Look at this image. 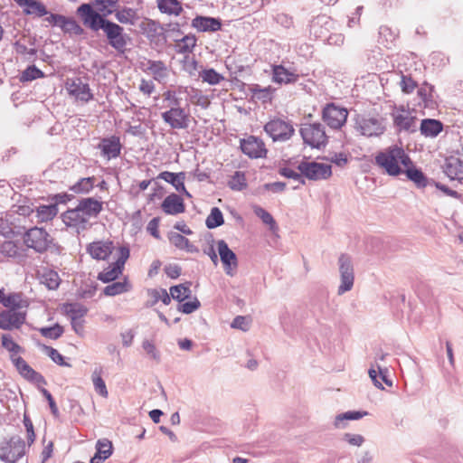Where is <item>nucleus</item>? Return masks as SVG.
Returning <instances> with one entry per match:
<instances>
[{
  "mask_svg": "<svg viewBox=\"0 0 463 463\" xmlns=\"http://www.w3.org/2000/svg\"><path fill=\"white\" fill-rule=\"evenodd\" d=\"M77 13L82 17L83 23L93 32L102 30L109 44L119 53H124L128 36L124 33V28L119 24L104 19L98 12L91 9L88 4L80 5Z\"/></svg>",
  "mask_w": 463,
  "mask_h": 463,
  "instance_id": "1",
  "label": "nucleus"
},
{
  "mask_svg": "<svg viewBox=\"0 0 463 463\" xmlns=\"http://www.w3.org/2000/svg\"><path fill=\"white\" fill-rule=\"evenodd\" d=\"M411 164L409 155L397 145L388 146L375 156V165L391 176L403 174L404 166Z\"/></svg>",
  "mask_w": 463,
  "mask_h": 463,
  "instance_id": "2",
  "label": "nucleus"
},
{
  "mask_svg": "<svg viewBox=\"0 0 463 463\" xmlns=\"http://www.w3.org/2000/svg\"><path fill=\"white\" fill-rule=\"evenodd\" d=\"M354 129L366 137H379L386 129V119L380 115L358 114L354 118Z\"/></svg>",
  "mask_w": 463,
  "mask_h": 463,
  "instance_id": "3",
  "label": "nucleus"
},
{
  "mask_svg": "<svg viewBox=\"0 0 463 463\" xmlns=\"http://www.w3.org/2000/svg\"><path fill=\"white\" fill-rule=\"evenodd\" d=\"M264 131L273 142H286L295 134L291 121L279 118L268 121L264 126Z\"/></svg>",
  "mask_w": 463,
  "mask_h": 463,
  "instance_id": "4",
  "label": "nucleus"
},
{
  "mask_svg": "<svg viewBox=\"0 0 463 463\" xmlns=\"http://www.w3.org/2000/svg\"><path fill=\"white\" fill-rule=\"evenodd\" d=\"M24 242L27 248L37 253L45 252L52 243V236L43 228L33 227L24 235Z\"/></svg>",
  "mask_w": 463,
  "mask_h": 463,
  "instance_id": "5",
  "label": "nucleus"
},
{
  "mask_svg": "<svg viewBox=\"0 0 463 463\" xmlns=\"http://www.w3.org/2000/svg\"><path fill=\"white\" fill-rule=\"evenodd\" d=\"M299 132L304 143L313 148H320L327 143V136L321 123L303 124Z\"/></svg>",
  "mask_w": 463,
  "mask_h": 463,
  "instance_id": "6",
  "label": "nucleus"
},
{
  "mask_svg": "<svg viewBox=\"0 0 463 463\" xmlns=\"http://www.w3.org/2000/svg\"><path fill=\"white\" fill-rule=\"evenodd\" d=\"M25 454V443L18 436L12 437L0 447V459L5 463H15Z\"/></svg>",
  "mask_w": 463,
  "mask_h": 463,
  "instance_id": "7",
  "label": "nucleus"
},
{
  "mask_svg": "<svg viewBox=\"0 0 463 463\" xmlns=\"http://www.w3.org/2000/svg\"><path fill=\"white\" fill-rule=\"evenodd\" d=\"M298 171L309 180H326L332 175L330 165L317 162L302 161L298 165Z\"/></svg>",
  "mask_w": 463,
  "mask_h": 463,
  "instance_id": "8",
  "label": "nucleus"
},
{
  "mask_svg": "<svg viewBox=\"0 0 463 463\" xmlns=\"http://www.w3.org/2000/svg\"><path fill=\"white\" fill-rule=\"evenodd\" d=\"M341 283L337 289L338 295L350 291L354 286V272L351 258L347 254H341L338 258Z\"/></svg>",
  "mask_w": 463,
  "mask_h": 463,
  "instance_id": "9",
  "label": "nucleus"
},
{
  "mask_svg": "<svg viewBox=\"0 0 463 463\" xmlns=\"http://www.w3.org/2000/svg\"><path fill=\"white\" fill-rule=\"evenodd\" d=\"M347 116V109L335 103L326 104L322 111L323 120L333 129H340L345 124Z\"/></svg>",
  "mask_w": 463,
  "mask_h": 463,
  "instance_id": "10",
  "label": "nucleus"
},
{
  "mask_svg": "<svg viewBox=\"0 0 463 463\" xmlns=\"http://www.w3.org/2000/svg\"><path fill=\"white\" fill-rule=\"evenodd\" d=\"M163 121L173 129H186L190 124V112L186 108L166 109L161 114Z\"/></svg>",
  "mask_w": 463,
  "mask_h": 463,
  "instance_id": "11",
  "label": "nucleus"
},
{
  "mask_svg": "<svg viewBox=\"0 0 463 463\" xmlns=\"http://www.w3.org/2000/svg\"><path fill=\"white\" fill-rule=\"evenodd\" d=\"M65 89L69 95L76 100L87 103L93 99V94L89 83L84 82L80 78L67 79Z\"/></svg>",
  "mask_w": 463,
  "mask_h": 463,
  "instance_id": "12",
  "label": "nucleus"
},
{
  "mask_svg": "<svg viewBox=\"0 0 463 463\" xmlns=\"http://www.w3.org/2000/svg\"><path fill=\"white\" fill-rule=\"evenodd\" d=\"M442 169L450 181L463 184V153L457 151L446 157Z\"/></svg>",
  "mask_w": 463,
  "mask_h": 463,
  "instance_id": "13",
  "label": "nucleus"
},
{
  "mask_svg": "<svg viewBox=\"0 0 463 463\" xmlns=\"http://www.w3.org/2000/svg\"><path fill=\"white\" fill-rule=\"evenodd\" d=\"M240 146L242 153L250 158H263L268 153L263 140L254 136L241 139Z\"/></svg>",
  "mask_w": 463,
  "mask_h": 463,
  "instance_id": "14",
  "label": "nucleus"
},
{
  "mask_svg": "<svg viewBox=\"0 0 463 463\" xmlns=\"http://www.w3.org/2000/svg\"><path fill=\"white\" fill-rule=\"evenodd\" d=\"M26 320V311L3 310L0 312V329H19Z\"/></svg>",
  "mask_w": 463,
  "mask_h": 463,
  "instance_id": "15",
  "label": "nucleus"
},
{
  "mask_svg": "<svg viewBox=\"0 0 463 463\" xmlns=\"http://www.w3.org/2000/svg\"><path fill=\"white\" fill-rule=\"evenodd\" d=\"M393 126L398 132L414 133L417 131V118L410 111L402 109L392 113Z\"/></svg>",
  "mask_w": 463,
  "mask_h": 463,
  "instance_id": "16",
  "label": "nucleus"
},
{
  "mask_svg": "<svg viewBox=\"0 0 463 463\" xmlns=\"http://www.w3.org/2000/svg\"><path fill=\"white\" fill-rule=\"evenodd\" d=\"M218 252L225 273L232 276V270L238 266V260L236 254L229 248L225 241L220 240L217 241Z\"/></svg>",
  "mask_w": 463,
  "mask_h": 463,
  "instance_id": "17",
  "label": "nucleus"
},
{
  "mask_svg": "<svg viewBox=\"0 0 463 463\" xmlns=\"http://www.w3.org/2000/svg\"><path fill=\"white\" fill-rule=\"evenodd\" d=\"M13 363L19 373L29 382L37 384L46 383L44 377L40 373L34 371L21 356L13 358Z\"/></svg>",
  "mask_w": 463,
  "mask_h": 463,
  "instance_id": "18",
  "label": "nucleus"
},
{
  "mask_svg": "<svg viewBox=\"0 0 463 463\" xmlns=\"http://www.w3.org/2000/svg\"><path fill=\"white\" fill-rule=\"evenodd\" d=\"M113 248V242L110 241H98L87 246V252L95 260H106L112 253Z\"/></svg>",
  "mask_w": 463,
  "mask_h": 463,
  "instance_id": "19",
  "label": "nucleus"
},
{
  "mask_svg": "<svg viewBox=\"0 0 463 463\" xmlns=\"http://www.w3.org/2000/svg\"><path fill=\"white\" fill-rule=\"evenodd\" d=\"M62 220L67 226L75 228L77 231L85 230L89 222L88 218L81 213L78 205L74 209L67 210L62 214Z\"/></svg>",
  "mask_w": 463,
  "mask_h": 463,
  "instance_id": "20",
  "label": "nucleus"
},
{
  "mask_svg": "<svg viewBox=\"0 0 463 463\" xmlns=\"http://www.w3.org/2000/svg\"><path fill=\"white\" fill-rule=\"evenodd\" d=\"M121 147L120 139L118 136L104 137L99 145L102 156L109 160L118 157L120 155Z\"/></svg>",
  "mask_w": 463,
  "mask_h": 463,
  "instance_id": "21",
  "label": "nucleus"
},
{
  "mask_svg": "<svg viewBox=\"0 0 463 463\" xmlns=\"http://www.w3.org/2000/svg\"><path fill=\"white\" fill-rule=\"evenodd\" d=\"M299 75L293 71L286 69L281 64L271 66L272 81L278 84H291L298 81Z\"/></svg>",
  "mask_w": 463,
  "mask_h": 463,
  "instance_id": "22",
  "label": "nucleus"
},
{
  "mask_svg": "<svg viewBox=\"0 0 463 463\" xmlns=\"http://www.w3.org/2000/svg\"><path fill=\"white\" fill-rule=\"evenodd\" d=\"M162 211L168 215H177L185 211L184 200L176 194L167 195L162 204Z\"/></svg>",
  "mask_w": 463,
  "mask_h": 463,
  "instance_id": "23",
  "label": "nucleus"
},
{
  "mask_svg": "<svg viewBox=\"0 0 463 463\" xmlns=\"http://www.w3.org/2000/svg\"><path fill=\"white\" fill-rule=\"evenodd\" d=\"M192 26L199 32H217L222 28L219 18L197 15L192 20Z\"/></svg>",
  "mask_w": 463,
  "mask_h": 463,
  "instance_id": "24",
  "label": "nucleus"
},
{
  "mask_svg": "<svg viewBox=\"0 0 463 463\" xmlns=\"http://www.w3.org/2000/svg\"><path fill=\"white\" fill-rule=\"evenodd\" d=\"M157 178L171 184L178 193H183L186 196L191 197V194L185 189L184 186V172L172 173L168 171H164L157 175Z\"/></svg>",
  "mask_w": 463,
  "mask_h": 463,
  "instance_id": "25",
  "label": "nucleus"
},
{
  "mask_svg": "<svg viewBox=\"0 0 463 463\" xmlns=\"http://www.w3.org/2000/svg\"><path fill=\"white\" fill-rule=\"evenodd\" d=\"M188 92V87H178L176 90H168L163 93L164 107L167 109H174L175 108H183L182 94Z\"/></svg>",
  "mask_w": 463,
  "mask_h": 463,
  "instance_id": "26",
  "label": "nucleus"
},
{
  "mask_svg": "<svg viewBox=\"0 0 463 463\" xmlns=\"http://www.w3.org/2000/svg\"><path fill=\"white\" fill-rule=\"evenodd\" d=\"M102 204V202L88 197L81 199L78 203V207L89 220L91 217H97L101 213L103 209Z\"/></svg>",
  "mask_w": 463,
  "mask_h": 463,
  "instance_id": "27",
  "label": "nucleus"
},
{
  "mask_svg": "<svg viewBox=\"0 0 463 463\" xmlns=\"http://www.w3.org/2000/svg\"><path fill=\"white\" fill-rule=\"evenodd\" d=\"M24 8V13L28 15L44 16L48 14L46 6L38 0H14Z\"/></svg>",
  "mask_w": 463,
  "mask_h": 463,
  "instance_id": "28",
  "label": "nucleus"
},
{
  "mask_svg": "<svg viewBox=\"0 0 463 463\" xmlns=\"http://www.w3.org/2000/svg\"><path fill=\"white\" fill-rule=\"evenodd\" d=\"M146 71H148L158 82L164 81L168 76L166 65L162 61L148 60L146 63Z\"/></svg>",
  "mask_w": 463,
  "mask_h": 463,
  "instance_id": "29",
  "label": "nucleus"
},
{
  "mask_svg": "<svg viewBox=\"0 0 463 463\" xmlns=\"http://www.w3.org/2000/svg\"><path fill=\"white\" fill-rule=\"evenodd\" d=\"M420 130L426 137H436L443 130V124L438 119L425 118L421 120Z\"/></svg>",
  "mask_w": 463,
  "mask_h": 463,
  "instance_id": "30",
  "label": "nucleus"
},
{
  "mask_svg": "<svg viewBox=\"0 0 463 463\" xmlns=\"http://www.w3.org/2000/svg\"><path fill=\"white\" fill-rule=\"evenodd\" d=\"M3 306L7 308L6 310L23 311L22 309L28 307L29 302L24 298L22 293H11L5 297Z\"/></svg>",
  "mask_w": 463,
  "mask_h": 463,
  "instance_id": "31",
  "label": "nucleus"
},
{
  "mask_svg": "<svg viewBox=\"0 0 463 463\" xmlns=\"http://www.w3.org/2000/svg\"><path fill=\"white\" fill-rule=\"evenodd\" d=\"M403 173L406 175L407 178L412 181L417 187L423 188L428 184V179L422 171L420 168H417L413 163L408 166H404Z\"/></svg>",
  "mask_w": 463,
  "mask_h": 463,
  "instance_id": "32",
  "label": "nucleus"
},
{
  "mask_svg": "<svg viewBox=\"0 0 463 463\" xmlns=\"http://www.w3.org/2000/svg\"><path fill=\"white\" fill-rule=\"evenodd\" d=\"M275 90L276 89L272 86L262 88L259 84H253L250 87V91L252 94V98L261 101L264 104L271 102Z\"/></svg>",
  "mask_w": 463,
  "mask_h": 463,
  "instance_id": "33",
  "label": "nucleus"
},
{
  "mask_svg": "<svg viewBox=\"0 0 463 463\" xmlns=\"http://www.w3.org/2000/svg\"><path fill=\"white\" fill-rule=\"evenodd\" d=\"M117 21L122 24L135 25L138 19L137 10L131 7H123L115 9L113 13Z\"/></svg>",
  "mask_w": 463,
  "mask_h": 463,
  "instance_id": "34",
  "label": "nucleus"
},
{
  "mask_svg": "<svg viewBox=\"0 0 463 463\" xmlns=\"http://www.w3.org/2000/svg\"><path fill=\"white\" fill-rule=\"evenodd\" d=\"M157 7L163 14L169 15H179L183 7L178 0H156Z\"/></svg>",
  "mask_w": 463,
  "mask_h": 463,
  "instance_id": "35",
  "label": "nucleus"
},
{
  "mask_svg": "<svg viewBox=\"0 0 463 463\" xmlns=\"http://www.w3.org/2000/svg\"><path fill=\"white\" fill-rule=\"evenodd\" d=\"M63 310L71 320L81 319L89 311L84 305L78 302L64 304Z\"/></svg>",
  "mask_w": 463,
  "mask_h": 463,
  "instance_id": "36",
  "label": "nucleus"
},
{
  "mask_svg": "<svg viewBox=\"0 0 463 463\" xmlns=\"http://www.w3.org/2000/svg\"><path fill=\"white\" fill-rule=\"evenodd\" d=\"M168 239L171 244L179 250H185L188 252L197 251V249L190 243L189 240L180 233L170 232Z\"/></svg>",
  "mask_w": 463,
  "mask_h": 463,
  "instance_id": "37",
  "label": "nucleus"
},
{
  "mask_svg": "<svg viewBox=\"0 0 463 463\" xmlns=\"http://www.w3.org/2000/svg\"><path fill=\"white\" fill-rule=\"evenodd\" d=\"M131 289V285L125 279L123 281L112 282L106 286L103 289V294L109 297H114L125 292H128Z\"/></svg>",
  "mask_w": 463,
  "mask_h": 463,
  "instance_id": "38",
  "label": "nucleus"
},
{
  "mask_svg": "<svg viewBox=\"0 0 463 463\" xmlns=\"http://www.w3.org/2000/svg\"><path fill=\"white\" fill-rule=\"evenodd\" d=\"M123 269L115 263L109 264L98 275V279L103 283H109L117 279L121 275Z\"/></svg>",
  "mask_w": 463,
  "mask_h": 463,
  "instance_id": "39",
  "label": "nucleus"
},
{
  "mask_svg": "<svg viewBox=\"0 0 463 463\" xmlns=\"http://www.w3.org/2000/svg\"><path fill=\"white\" fill-rule=\"evenodd\" d=\"M196 37L193 34H187L175 42V51L177 53H190L196 45Z\"/></svg>",
  "mask_w": 463,
  "mask_h": 463,
  "instance_id": "40",
  "label": "nucleus"
},
{
  "mask_svg": "<svg viewBox=\"0 0 463 463\" xmlns=\"http://www.w3.org/2000/svg\"><path fill=\"white\" fill-rule=\"evenodd\" d=\"M94 176L80 178L77 183L70 187V191L74 194H89L94 187Z\"/></svg>",
  "mask_w": 463,
  "mask_h": 463,
  "instance_id": "41",
  "label": "nucleus"
},
{
  "mask_svg": "<svg viewBox=\"0 0 463 463\" xmlns=\"http://www.w3.org/2000/svg\"><path fill=\"white\" fill-rule=\"evenodd\" d=\"M189 96L190 101L201 107L202 109H207L210 105V100L207 96L203 95L198 89L188 87V92H184Z\"/></svg>",
  "mask_w": 463,
  "mask_h": 463,
  "instance_id": "42",
  "label": "nucleus"
},
{
  "mask_svg": "<svg viewBox=\"0 0 463 463\" xmlns=\"http://www.w3.org/2000/svg\"><path fill=\"white\" fill-rule=\"evenodd\" d=\"M367 415V411H349L341 414H338L334 421V425L335 428L341 429L345 427V420H360L364 416Z\"/></svg>",
  "mask_w": 463,
  "mask_h": 463,
  "instance_id": "43",
  "label": "nucleus"
},
{
  "mask_svg": "<svg viewBox=\"0 0 463 463\" xmlns=\"http://www.w3.org/2000/svg\"><path fill=\"white\" fill-rule=\"evenodd\" d=\"M37 217L41 222H48L52 220L58 213L56 203L49 205H40L37 207Z\"/></svg>",
  "mask_w": 463,
  "mask_h": 463,
  "instance_id": "44",
  "label": "nucleus"
},
{
  "mask_svg": "<svg viewBox=\"0 0 463 463\" xmlns=\"http://www.w3.org/2000/svg\"><path fill=\"white\" fill-rule=\"evenodd\" d=\"M228 186L233 191H242L247 188V179L244 172L236 171L228 182Z\"/></svg>",
  "mask_w": 463,
  "mask_h": 463,
  "instance_id": "45",
  "label": "nucleus"
},
{
  "mask_svg": "<svg viewBox=\"0 0 463 463\" xmlns=\"http://www.w3.org/2000/svg\"><path fill=\"white\" fill-rule=\"evenodd\" d=\"M101 373H102V369L101 368H99V369L96 368L93 371L91 378H92V383H93V386H94L95 391L100 396L106 398V397H108L109 392H108V390H107L106 383H105L104 380L101 377Z\"/></svg>",
  "mask_w": 463,
  "mask_h": 463,
  "instance_id": "46",
  "label": "nucleus"
},
{
  "mask_svg": "<svg viewBox=\"0 0 463 463\" xmlns=\"http://www.w3.org/2000/svg\"><path fill=\"white\" fill-rule=\"evenodd\" d=\"M199 77L210 85H217L224 80V77L213 68L203 70L199 72Z\"/></svg>",
  "mask_w": 463,
  "mask_h": 463,
  "instance_id": "47",
  "label": "nucleus"
},
{
  "mask_svg": "<svg viewBox=\"0 0 463 463\" xmlns=\"http://www.w3.org/2000/svg\"><path fill=\"white\" fill-rule=\"evenodd\" d=\"M171 297L178 300L179 302L188 298L191 295L190 283L187 285L179 284L170 288L169 289Z\"/></svg>",
  "mask_w": 463,
  "mask_h": 463,
  "instance_id": "48",
  "label": "nucleus"
},
{
  "mask_svg": "<svg viewBox=\"0 0 463 463\" xmlns=\"http://www.w3.org/2000/svg\"><path fill=\"white\" fill-rule=\"evenodd\" d=\"M224 222L222 211L218 207H213L206 218L205 224L208 229H215Z\"/></svg>",
  "mask_w": 463,
  "mask_h": 463,
  "instance_id": "49",
  "label": "nucleus"
},
{
  "mask_svg": "<svg viewBox=\"0 0 463 463\" xmlns=\"http://www.w3.org/2000/svg\"><path fill=\"white\" fill-rule=\"evenodd\" d=\"M253 212L256 214V216H258L260 219H261L263 223L269 226V229L271 231L274 232L278 229V226H277V223H276L274 218L264 208H262L260 206H254Z\"/></svg>",
  "mask_w": 463,
  "mask_h": 463,
  "instance_id": "50",
  "label": "nucleus"
},
{
  "mask_svg": "<svg viewBox=\"0 0 463 463\" xmlns=\"http://www.w3.org/2000/svg\"><path fill=\"white\" fill-rule=\"evenodd\" d=\"M42 282L49 288V289H56L60 286L61 279L59 274L54 270H49L45 272L42 277Z\"/></svg>",
  "mask_w": 463,
  "mask_h": 463,
  "instance_id": "51",
  "label": "nucleus"
},
{
  "mask_svg": "<svg viewBox=\"0 0 463 463\" xmlns=\"http://www.w3.org/2000/svg\"><path fill=\"white\" fill-rule=\"evenodd\" d=\"M432 93H433V86L430 85L428 83L423 84L418 90V95L420 97L425 107L432 106V104L434 102Z\"/></svg>",
  "mask_w": 463,
  "mask_h": 463,
  "instance_id": "52",
  "label": "nucleus"
},
{
  "mask_svg": "<svg viewBox=\"0 0 463 463\" xmlns=\"http://www.w3.org/2000/svg\"><path fill=\"white\" fill-rule=\"evenodd\" d=\"M44 76L43 72L38 69L34 65H31L27 67L20 76V81L27 82L32 81L33 80L43 78Z\"/></svg>",
  "mask_w": 463,
  "mask_h": 463,
  "instance_id": "53",
  "label": "nucleus"
},
{
  "mask_svg": "<svg viewBox=\"0 0 463 463\" xmlns=\"http://www.w3.org/2000/svg\"><path fill=\"white\" fill-rule=\"evenodd\" d=\"M142 348L144 349V351L146 352V354L151 360H153L156 363H160V361H161L160 352L158 351L156 345L152 341L147 340V339L144 340L142 342Z\"/></svg>",
  "mask_w": 463,
  "mask_h": 463,
  "instance_id": "54",
  "label": "nucleus"
},
{
  "mask_svg": "<svg viewBox=\"0 0 463 463\" xmlns=\"http://www.w3.org/2000/svg\"><path fill=\"white\" fill-rule=\"evenodd\" d=\"M40 333L43 336L50 339H58L63 334V327L59 324H55L52 326L43 327L40 329Z\"/></svg>",
  "mask_w": 463,
  "mask_h": 463,
  "instance_id": "55",
  "label": "nucleus"
},
{
  "mask_svg": "<svg viewBox=\"0 0 463 463\" xmlns=\"http://www.w3.org/2000/svg\"><path fill=\"white\" fill-rule=\"evenodd\" d=\"M96 449V453L105 459L109 458L112 454V444L107 439L98 440Z\"/></svg>",
  "mask_w": 463,
  "mask_h": 463,
  "instance_id": "56",
  "label": "nucleus"
},
{
  "mask_svg": "<svg viewBox=\"0 0 463 463\" xmlns=\"http://www.w3.org/2000/svg\"><path fill=\"white\" fill-rule=\"evenodd\" d=\"M1 341L2 346L10 353L18 354L20 352L21 346L13 340L10 335H3Z\"/></svg>",
  "mask_w": 463,
  "mask_h": 463,
  "instance_id": "57",
  "label": "nucleus"
},
{
  "mask_svg": "<svg viewBox=\"0 0 463 463\" xmlns=\"http://www.w3.org/2000/svg\"><path fill=\"white\" fill-rule=\"evenodd\" d=\"M45 350L49 357L61 366L70 367L71 364L64 361V357L53 347L45 346Z\"/></svg>",
  "mask_w": 463,
  "mask_h": 463,
  "instance_id": "58",
  "label": "nucleus"
},
{
  "mask_svg": "<svg viewBox=\"0 0 463 463\" xmlns=\"http://www.w3.org/2000/svg\"><path fill=\"white\" fill-rule=\"evenodd\" d=\"M400 86L402 92L410 94L416 89L417 83L412 80L411 76L402 75L400 81Z\"/></svg>",
  "mask_w": 463,
  "mask_h": 463,
  "instance_id": "59",
  "label": "nucleus"
},
{
  "mask_svg": "<svg viewBox=\"0 0 463 463\" xmlns=\"http://www.w3.org/2000/svg\"><path fill=\"white\" fill-rule=\"evenodd\" d=\"M64 26V33L75 35H81L84 33L83 28L73 18H69Z\"/></svg>",
  "mask_w": 463,
  "mask_h": 463,
  "instance_id": "60",
  "label": "nucleus"
},
{
  "mask_svg": "<svg viewBox=\"0 0 463 463\" xmlns=\"http://www.w3.org/2000/svg\"><path fill=\"white\" fill-rule=\"evenodd\" d=\"M201 304L200 301L195 298L192 301H187L184 303H182L178 306L177 309L178 311L184 313V314H191L197 310L200 307Z\"/></svg>",
  "mask_w": 463,
  "mask_h": 463,
  "instance_id": "61",
  "label": "nucleus"
},
{
  "mask_svg": "<svg viewBox=\"0 0 463 463\" xmlns=\"http://www.w3.org/2000/svg\"><path fill=\"white\" fill-rule=\"evenodd\" d=\"M279 174L284 177L293 179L301 184H305L303 175H301V173H297L296 171H294L291 168L282 167L279 169Z\"/></svg>",
  "mask_w": 463,
  "mask_h": 463,
  "instance_id": "62",
  "label": "nucleus"
},
{
  "mask_svg": "<svg viewBox=\"0 0 463 463\" xmlns=\"http://www.w3.org/2000/svg\"><path fill=\"white\" fill-rule=\"evenodd\" d=\"M88 5H91V9L98 12L100 16H102L104 19H107V17L110 14H112L115 12V9L109 8L107 4L103 5H93L92 1L89 3Z\"/></svg>",
  "mask_w": 463,
  "mask_h": 463,
  "instance_id": "63",
  "label": "nucleus"
},
{
  "mask_svg": "<svg viewBox=\"0 0 463 463\" xmlns=\"http://www.w3.org/2000/svg\"><path fill=\"white\" fill-rule=\"evenodd\" d=\"M1 252L8 257H15L18 255V248L13 241H5L1 245Z\"/></svg>",
  "mask_w": 463,
  "mask_h": 463,
  "instance_id": "64",
  "label": "nucleus"
}]
</instances>
